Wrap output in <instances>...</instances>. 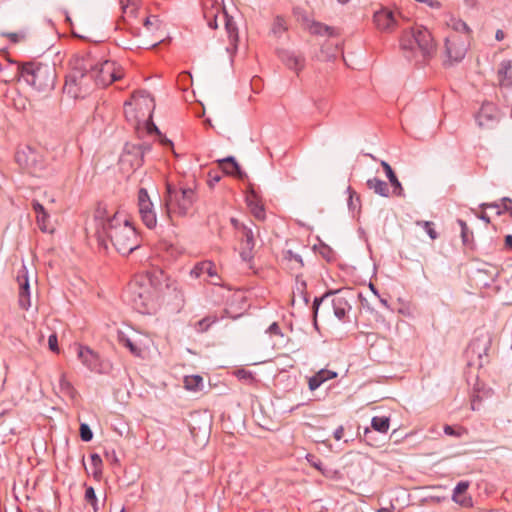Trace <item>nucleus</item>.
<instances>
[{
    "instance_id": "1",
    "label": "nucleus",
    "mask_w": 512,
    "mask_h": 512,
    "mask_svg": "<svg viewBox=\"0 0 512 512\" xmlns=\"http://www.w3.org/2000/svg\"><path fill=\"white\" fill-rule=\"evenodd\" d=\"M95 236L100 245L106 246L110 240L115 249L122 255H129L140 245L135 227L118 213L112 216L105 208L98 207L94 215Z\"/></svg>"
},
{
    "instance_id": "2",
    "label": "nucleus",
    "mask_w": 512,
    "mask_h": 512,
    "mask_svg": "<svg viewBox=\"0 0 512 512\" xmlns=\"http://www.w3.org/2000/svg\"><path fill=\"white\" fill-rule=\"evenodd\" d=\"M167 277L163 271H153L142 275H137L129 284L128 299L133 308L142 314L150 313L158 297V292L162 290L161 280Z\"/></svg>"
},
{
    "instance_id": "3",
    "label": "nucleus",
    "mask_w": 512,
    "mask_h": 512,
    "mask_svg": "<svg viewBox=\"0 0 512 512\" xmlns=\"http://www.w3.org/2000/svg\"><path fill=\"white\" fill-rule=\"evenodd\" d=\"M24 81L39 92H50L55 86L56 70L54 65L41 62H28L20 67Z\"/></svg>"
},
{
    "instance_id": "4",
    "label": "nucleus",
    "mask_w": 512,
    "mask_h": 512,
    "mask_svg": "<svg viewBox=\"0 0 512 512\" xmlns=\"http://www.w3.org/2000/svg\"><path fill=\"white\" fill-rule=\"evenodd\" d=\"M82 69H89L93 78L94 86L106 87L123 76V70L114 61H96L91 54L83 56L78 61Z\"/></svg>"
},
{
    "instance_id": "5",
    "label": "nucleus",
    "mask_w": 512,
    "mask_h": 512,
    "mask_svg": "<svg viewBox=\"0 0 512 512\" xmlns=\"http://www.w3.org/2000/svg\"><path fill=\"white\" fill-rule=\"evenodd\" d=\"M196 200L197 194L193 188H176L168 183L164 195L166 216L172 219L173 215H187Z\"/></svg>"
},
{
    "instance_id": "6",
    "label": "nucleus",
    "mask_w": 512,
    "mask_h": 512,
    "mask_svg": "<svg viewBox=\"0 0 512 512\" xmlns=\"http://www.w3.org/2000/svg\"><path fill=\"white\" fill-rule=\"evenodd\" d=\"M78 61H75L73 70L66 76L64 89L73 98H84L96 86L90 70L82 69Z\"/></svg>"
},
{
    "instance_id": "7",
    "label": "nucleus",
    "mask_w": 512,
    "mask_h": 512,
    "mask_svg": "<svg viewBox=\"0 0 512 512\" xmlns=\"http://www.w3.org/2000/svg\"><path fill=\"white\" fill-rule=\"evenodd\" d=\"M15 161L23 170L35 176L40 175L46 166L43 156L29 145L18 147Z\"/></svg>"
},
{
    "instance_id": "8",
    "label": "nucleus",
    "mask_w": 512,
    "mask_h": 512,
    "mask_svg": "<svg viewBox=\"0 0 512 512\" xmlns=\"http://www.w3.org/2000/svg\"><path fill=\"white\" fill-rule=\"evenodd\" d=\"M491 347V337L489 334H481L475 337L469 344L466 354L468 364L482 368L488 363V352Z\"/></svg>"
},
{
    "instance_id": "9",
    "label": "nucleus",
    "mask_w": 512,
    "mask_h": 512,
    "mask_svg": "<svg viewBox=\"0 0 512 512\" xmlns=\"http://www.w3.org/2000/svg\"><path fill=\"white\" fill-rule=\"evenodd\" d=\"M154 108V100L146 91H136L131 96V101L125 102V114L127 117L131 115L134 110L141 112V115H134V118L140 122L145 118H151V113Z\"/></svg>"
},
{
    "instance_id": "10",
    "label": "nucleus",
    "mask_w": 512,
    "mask_h": 512,
    "mask_svg": "<svg viewBox=\"0 0 512 512\" xmlns=\"http://www.w3.org/2000/svg\"><path fill=\"white\" fill-rule=\"evenodd\" d=\"M149 144H126L120 157V165L128 171H135L144 163V155L150 151Z\"/></svg>"
},
{
    "instance_id": "11",
    "label": "nucleus",
    "mask_w": 512,
    "mask_h": 512,
    "mask_svg": "<svg viewBox=\"0 0 512 512\" xmlns=\"http://www.w3.org/2000/svg\"><path fill=\"white\" fill-rule=\"evenodd\" d=\"M137 206L143 224L149 229L155 228L157 225L156 211L154 209L150 195L148 194L147 189L144 187H141L138 190Z\"/></svg>"
},
{
    "instance_id": "12",
    "label": "nucleus",
    "mask_w": 512,
    "mask_h": 512,
    "mask_svg": "<svg viewBox=\"0 0 512 512\" xmlns=\"http://www.w3.org/2000/svg\"><path fill=\"white\" fill-rule=\"evenodd\" d=\"M468 37L452 33L446 37L445 50L451 63L460 62L468 50Z\"/></svg>"
},
{
    "instance_id": "13",
    "label": "nucleus",
    "mask_w": 512,
    "mask_h": 512,
    "mask_svg": "<svg viewBox=\"0 0 512 512\" xmlns=\"http://www.w3.org/2000/svg\"><path fill=\"white\" fill-rule=\"evenodd\" d=\"M231 223L238 233L241 242L240 255L243 260H248L252 257V251L255 247V237L253 230L250 226L240 223L237 219L232 218Z\"/></svg>"
},
{
    "instance_id": "14",
    "label": "nucleus",
    "mask_w": 512,
    "mask_h": 512,
    "mask_svg": "<svg viewBox=\"0 0 512 512\" xmlns=\"http://www.w3.org/2000/svg\"><path fill=\"white\" fill-rule=\"evenodd\" d=\"M16 282L18 284V303L19 306L28 310L31 306V292L28 270L22 265L17 271Z\"/></svg>"
},
{
    "instance_id": "15",
    "label": "nucleus",
    "mask_w": 512,
    "mask_h": 512,
    "mask_svg": "<svg viewBox=\"0 0 512 512\" xmlns=\"http://www.w3.org/2000/svg\"><path fill=\"white\" fill-rule=\"evenodd\" d=\"M476 121L480 128L493 129L499 121V113L496 106L492 103H484L477 116Z\"/></svg>"
},
{
    "instance_id": "16",
    "label": "nucleus",
    "mask_w": 512,
    "mask_h": 512,
    "mask_svg": "<svg viewBox=\"0 0 512 512\" xmlns=\"http://www.w3.org/2000/svg\"><path fill=\"white\" fill-rule=\"evenodd\" d=\"M413 38L424 58L431 57L435 53V44L431 33L424 27L413 30Z\"/></svg>"
},
{
    "instance_id": "17",
    "label": "nucleus",
    "mask_w": 512,
    "mask_h": 512,
    "mask_svg": "<svg viewBox=\"0 0 512 512\" xmlns=\"http://www.w3.org/2000/svg\"><path fill=\"white\" fill-rule=\"evenodd\" d=\"M376 27L383 32H392L397 27L396 15L389 9H381L373 16Z\"/></svg>"
},
{
    "instance_id": "18",
    "label": "nucleus",
    "mask_w": 512,
    "mask_h": 512,
    "mask_svg": "<svg viewBox=\"0 0 512 512\" xmlns=\"http://www.w3.org/2000/svg\"><path fill=\"white\" fill-rule=\"evenodd\" d=\"M32 208L36 213V222L39 229L45 233H53L54 227L50 223V216L45 210L44 206L38 201H32Z\"/></svg>"
},
{
    "instance_id": "19",
    "label": "nucleus",
    "mask_w": 512,
    "mask_h": 512,
    "mask_svg": "<svg viewBox=\"0 0 512 512\" xmlns=\"http://www.w3.org/2000/svg\"><path fill=\"white\" fill-rule=\"evenodd\" d=\"M246 202L252 215L257 220L263 221L266 217L265 208L261 199L252 186L250 187V191L246 196Z\"/></svg>"
},
{
    "instance_id": "20",
    "label": "nucleus",
    "mask_w": 512,
    "mask_h": 512,
    "mask_svg": "<svg viewBox=\"0 0 512 512\" xmlns=\"http://www.w3.org/2000/svg\"><path fill=\"white\" fill-rule=\"evenodd\" d=\"M220 169L227 175L234 176L240 180L247 178V174L243 172L233 156H228L217 161Z\"/></svg>"
},
{
    "instance_id": "21",
    "label": "nucleus",
    "mask_w": 512,
    "mask_h": 512,
    "mask_svg": "<svg viewBox=\"0 0 512 512\" xmlns=\"http://www.w3.org/2000/svg\"><path fill=\"white\" fill-rule=\"evenodd\" d=\"M77 354L82 364L85 365L90 371L98 370L100 366L99 357L93 350L87 346L79 345Z\"/></svg>"
},
{
    "instance_id": "22",
    "label": "nucleus",
    "mask_w": 512,
    "mask_h": 512,
    "mask_svg": "<svg viewBox=\"0 0 512 512\" xmlns=\"http://www.w3.org/2000/svg\"><path fill=\"white\" fill-rule=\"evenodd\" d=\"M280 57L289 69L296 72L301 71L305 66V58L294 52L284 51Z\"/></svg>"
},
{
    "instance_id": "23",
    "label": "nucleus",
    "mask_w": 512,
    "mask_h": 512,
    "mask_svg": "<svg viewBox=\"0 0 512 512\" xmlns=\"http://www.w3.org/2000/svg\"><path fill=\"white\" fill-rule=\"evenodd\" d=\"M192 277L199 278L204 274H207L208 277L214 278L217 276L216 266L213 262L209 260L198 262L190 271Z\"/></svg>"
},
{
    "instance_id": "24",
    "label": "nucleus",
    "mask_w": 512,
    "mask_h": 512,
    "mask_svg": "<svg viewBox=\"0 0 512 512\" xmlns=\"http://www.w3.org/2000/svg\"><path fill=\"white\" fill-rule=\"evenodd\" d=\"M497 79L500 86L508 87L512 84V61L503 60L497 70Z\"/></svg>"
},
{
    "instance_id": "25",
    "label": "nucleus",
    "mask_w": 512,
    "mask_h": 512,
    "mask_svg": "<svg viewBox=\"0 0 512 512\" xmlns=\"http://www.w3.org/2000/svg\"><path fill=\"white\" fill-rule=\"evenodd\" d=\"M468 487L469 483L467 481H461L456 485L453 491V500L464 507H469L472 505L471 497L467 496L466 494Z\"/></svg>"
},
{
    "instance_id": "26",
    "label": "nucleus",
    "mask_w": 512,
    "mask_h": 512,
    "mask_svg": "<svg viewBox=\"0 0 512 512\" xmlns=\"http://www.w3.org/2000/svg\"><path fill=\"white\" fill-rule=\"evenodd\" d=\"M337 377V373L334 371L322 369L317 372L315 375L309 378L308 386L311 391L316 390L323 384L325 381L333 379Z\"/></svg>"
},
{
    "instance_id": "27",
    "label": "nucleus",
    "mask_w": 512,
    "mask_h": 512,
    "mask_svg": "<svg viewBox=\"0 0 512 512\" xmlns=\"http://www.w3.org/2000/svg\"><path fill=\"white\" fill-rule=\"evenodd\" d=\"M381 166L384 169L385 174H386L387 178L389 179L391 186L393 187V194L396 196H399V197L404 196V189L402 187V184L398 180L396 174L394 173V171L391 168V166L389 165V163L382 160Z\"/></svg>"
},
{
    "instance_id": "28",
    "label": "nucleus",
    "mask_w": 512,
    "mask_h": 512,
    "mask_svg": "<svg viewBox=\"0 0 512 512\" xmlns=\"http://www.w3.org/2000/svg\"><path fill=\"white\" fill-rule=\"evenodd\" d=\"M332 306H333L334 315L339 320H344L346 315H347V313L351 309V306L348 303V301L346 300V298L343 297V296H340V295L335 296L333 298Z\"/></svg>"
},
{
    "instance_id": "29",
    "label": "nucleus",
    "mask_w": 512,
    "mask_h": 512,
    "mask_svg": "<svg viewBox=\"0 0 512 512\" xmlns=\"http://www.w3.org/2000/svg\"><path fill=\"white\" fill-rule=\"evenodd\" d=\"M222 10H223V17L225 20V29L227 31L230 43L233 46V49H236L237 42H238V28H237L235 22L233 21L232 17H230L227 14L225 9L223 8Z\"/></svg>"
},
{
    "instance_id": "30",
    "label": "nucleus",
    "mask_w": 512,
    "mask_h": 512,
    "mask_svg": "<svg viewBox=\"0 0 512 512\" xmlns=\"http://www.w3.org/2000/svg\"><path fill=\"white\" fill-rule=\"evenodd\" d=\"M309 31L314 35H326L328 37H335L339 35V31L335 27H331L320 22H313L309 26Z\"/></svg>"
},
{
    "instance_id": "31",
    "label": "nucleus",
    "mask_w": 512,
    "mask_h": 512,
    "mask_svg": "<svg viewBox=\"0 0 512 512\" xmlns=\"http://www.w3.org/2000/svg\"><path fill=\"white\" fill-rule=\"evenodd\" d=\"M366 185L369 189L382 197H389L390 195L388 184L377 177L368 179Z\"/></svg>"
},
{
    "instance_id": "32",
    "label": "nucleus",
    "mask_w": 512,
    "mask_h": 512,
    "mask_svg": "<svg viewBox=\"0 0 512 512\" xmlns=\"http://www.w3.org/2000/svg\"><path fill=\"white\" fill-rule=\"evenodd\" d=\"M287 30V20L285 19V17L277 15L272 22L270 33L274 37L280 38Z\"/></svg>"
},
{
    "instance_id": "33",
    "label": "nucleus",
    "mask_w": 512,
    "mask_h": 512,
    "mask_svg": "<svg viewBox=\"0 0 512 512\" xmlns=\"http://www.w3.org/2000/svg\"><path fill=\"white\" fill-rule=\"evenodd\" d=\"M122 13H123V19H125L126 16L134 17L136 16V13L138 11L140 0H119Z\"/></svg>"
},
{
    "instance_id": "34",
    "label": "nucleus",
    "mask_w": 512,
    "mask_h": 512,
    "mask_svg": "<svg viewBox=\"0 0 512 512\" xmlns=\"http://www.w3.org/2000/svg\"><path fill=\"white\" fill-rule=\"evenodd\" d=\"M306 283L303 280H300L299 276L296 277V291H293L292 295V305L295 304L297 297L301 299L305 304L308 303L309 298L307 293L305 292Z\"/></svg>"
},
{
    "instance_id": "35",
    "label": "nucleus",
    "mask_w": 512,
    "mask_h": 512,
    "mask_svg": "<svg viewBox=\"0 0 512 512\" xmlns=\"http://www.w3.org/2000/svg\"><path fill=\"white\" fill-rule=\"evenodd\" d=\"M59 389L60 392L69 398H74L77 394V391L73 387L70 381L67 380L66 374L61 373L60 379H59Z\"/></svg>"
},
{
    "instance_id": "36",
    "label": "nucleus",
    "mask_w": 512,
    "mask_h": 512,
    "mask_svg": "<svg viewBox=\"0 0 512 512\" xmlns=\"http://www.w3.org/2000/svg\"><path fill=\"white\" fill-rule=\"evenodd\" d=\"M447 24L454 31L453 33H456V34L462 33V34H464L463 36H467L469 38L470 29H469L468 25L461 19L451 18Z\"/></svg>"
},
{
    "instance_id": "37",
    "label": "nucleus",
    "mask_w": 512,
    "mask_h": 512,
    "mask_svg": "<svg viewBox=\"0 0 512 512\" xmlns=\"http://www.w3.org/2000/svg\"><path fill=\"white\" fill-rule=\"evenodd\" d=\"M371 426L380 433H387L390 426V419L386 416H375L371 420Z\"/></svg>"
},
{
    "instance_id": "38",
    "label": "nucleus",
    "mask_w": 512,
    "mask_h": 512,
    "mask_svg": "<svg viewBox=\"0 0 512 512\" xmlns=\"http://www.w3.org/2000/svg\"><path fill=\"white\" fill-rule=\"evenodd\" d=\"M220 11V7L218 5H211L210 9L205 8L204 17L207 19L208 25L211 28H217V15Z\"/></svg>"
},
{
    "instance_id": "39",
    "label": "nucleus",
    "mask_w": 512,
    "mask_h": 512,
    "mask_svg": "<svg viewBox=\"0 0 512 512\" xmlns=\"http://www.w3.org/2000/svg\"><path fill=\"white\" fill-rule=\"evenodd\" d=\"M203 383V378L200 375H191L184 378V386L187 390L197 391Z\"/></svg>"
},
{
    "instance_id": "40",
    "label": "nucleus",
    "mask_w": 512,
    "mask_h": 512,
    "mask_svg": "<svg viewBox=\"0 0 512 512\" xmlns=\"http://www.w3.org/2000/svg\"><path fill=\"white\" fill-rule=\"evenodd\" d=\"M217 320H218L217 316L210 315V316L204 317L203 319L197 321L194 324V328L199 333L206 332L212 324L217 322Z\"/></svg>"
},
{
    "instance_id": "41",
    "label": "nucleus",
    "mask_w": 512,
    "mask_h": 512,
    "mask_svg": "<svg viewBox=\"0 0 512 512\" xmlns=\"http://www.w3.org/2000/svg\"><path fill=\"white\" fill-rule=\"evenodd\" d=\"M85 501L92 506L94 512H98V500L93 487L89 486L85 491Z\"/></svg>"
},
{
    "instance_id": "42",
    "label": "nucleus",
    "mask_w": 512,
    "mask_h": 512,
    "mask_svg": "<svg viewBox=\"0 0 512 512\" xmlns=\"http://www.w3.org/2000/svg\"><path fill=\"white\" fill-rule=\"evenodd\" d=\"M457 223L459 224V226L461 228V238H462L463 244H465V245L469 244L470 241L472 240V236H473L472 231L469 229L467 223L464 220L458 219Z\"/></svg>"
},
{
    "instance_id": "43",
    "label": "nucleus",
    "mask_w": 512,
    "mask_h": 512,
    "mask_svg": "<svg viewBox=\"0 0 512 512\" xmlns=\"http://www.w3.org/2000/svg\"><path fill=\"white\" fill-rule=\"evenodd\" d=\"M235 376L246 384H253L255 382V377L253 373L246 369L236 370Z\"/></svg>"
},
{
    "instance_id": "44",
    "label": "nucleus",
    "mask_w": 512,
    "mask_h": 512,
    "mask_svg": "<svg viewBox=\"0 0 512 512\" xmlns=\"http://www.w3.org/2000/svg\"><path fill=\"white\" fill-rule=\"evenodd\" d=\"M416 225L421 226L426 231V233L428 234V236L432 240H435V239L438 238V233L436 232V230L434 228V223L433 222H431V221H417Z\"/></svg>"
},
{
    "instance_id": "45",
    "label": "nucleus",
    "mask_w": 512,
    "mask_h": 512,
    "mask_svg": "<svg viewBox=\"0 0 512 512\" xmlns=\"http://www.w3.org/2000/svg\"><path fill=\"white\" fill-rule=\"evenodd\" d=\"M444 433L448 436H453V437L459 438V437H462L463 435L467 434V429H465L464 427H461V426L453 427L450 425H445Z\"/></svg>"
},
{
    "instance_id": "46",
    "label": "nucleus",
    "mask_w": 512,
    "mask_h": 512,
    "mask_svg": "<svg viewBox=\"0 0 512 512\" xmlns=\"http://www.w3.org/2000/svg\"><path fill=\"white\" fill-rule=\"evenodd\" d=\"M119 341L121 344H123L125 347H127L130 352L135 356L141 355V349L137 347L128 337L121 335L119 337Z\"/></svg>"
},
{
    "instance_id": "47",
    "label": "nucleus",
    "mask_w": 512,
    "mask_h": 512,
    "mask_svg": "<svg viewBox=\"0 0 512 512\" xmlns=\"http://www.w3.org/2000/svg\"><path fill=\"white\" fill-rule=\"evenodd\" d=\"M347 192L349 194L348 206L350 209L355 210L359 206L360 197L350 186L347 188Z\"/></svg>"
},
{
    "instance_id": "48",
    "label": "nucleus",
    "mask_w": 512,
    "mask_h": 512,
    "mask_svg": "<svg viewBox=\"0 0 512 512\" xmlns=\"http://www.w3.org/2000/svg\"><path fill=\"white\" fill-rule=\"evenodd\" d=\"M2 36L8 38L12 43L17 44L26 38V33L21 32H3Z\"/></svg>"
},
{
    "instance_id": "49",
    "label": "nucleus",
    "mask_w": 512,
    "mask_h": 512,
    "mask_svg": "<svg viewBox=\"0 0 512 512\" xmlns=\"http://www.w3.org/2000/svg\"><path fill=\"white\" fill-rule=\"evenodd\" d=\"M486 206L497 209L502 207L504 211H512V200L508 197H504L501 199L500 203L487 204Z\"/></svg>"
},
{
    "instance_id": "50",
    "label": "nucleus",
    "mask_w": 512,
    "mask_h": 512,
    "mask_svg": "<svg viewBox=\"0 0 512 512\" xmlns=\"http://www.w3.org/2000/svg\"><path fill=\"white\" fill-rule=\"evenodd\" d=\"M80 437L84 442H89L93 438V433L89 425L85 423L80 425Z\"/></svg>"
},
{
    "instance_id": "51",
    "label": "nucleus",
    "mask_w": 512,
    "mask_h": 512,
    "mask_svg": "<svg viewBox=\"0 0 512 512\" xmlns=\"http://www.w3.org/2000/svg\"><path fill=\"white\" fill-rule=\"evenodd\" d=\"M49 349L55 353H59L58 338L56 333H52L48 338Z\"/></svg>"
},
{
    "instance_id": "52",
    "label": "nucleus",
    "mask_w": 512,
    "mask_h": 512,
    "mask_svg": "<svg viewBox=\"0 0 512 512\" xmlns=\"http://www.w3.org/2000/svg\"><path fill=\"white\" fill-rule=\"evenodd\" d=\"M330 294H332V292H328L326 293L324 296L322 297H316L313 301V315H314V322L316 323V317H317V313H318V309H319V306L321 304V302L327 297L329 296Z\"/></svg>"
},
{
    "instance_id": "53",
    "label": "nucleus",
    "mask_w": 512,
    "mask_h": 512,
    "mask_svg": "<svg viewBox=\"0 0 512 512\" xmlns=\"http://www.w3.org/2000/svg\"><path fill=\"white\" fill-rule=\"evenodd\" d=\"M208 184L210 187H213L216 183H218L222 176L218 172L210 171L208 173Z\"/></svg>"
},
{
    "instance_id": "54",
    "label": "nucleus",
    "mask_w": 512,
    "mask_h": 512,
    "mask_svg": "<svg viewBox=\"0 0 512 512\" xmlns=\"http://www.w3.org/2000/svg\"><path fill=\"white\" fill-rule=\"evenodd\" d=\"M307 460L310 464L315 467L317 470L322 471V462L319 459H316L313 455H308Z\"/></svg>"
},
{
    "instance_id": "55",
    "label": "nucleus",
    "mask_w": 512,
    "mask_h": 512,
    "mask_svg": "<svg viewBox=\"0 0 512 512\" xmlns=\"http://www.w3.org/2000/svg\"><path fill=\"white\" fill-rule=\"evenodd\" d=\"M315 106L320 113H324L326 111V108L328 107V103L326 100L320 99L315 102Z\"/></svg>"
},
{
    "instance_id": "56",
    "label": "nucleus",
    "mask_w": 512,
    "mask_h": 512,
    "mask_svg": "<svg viewBox=\"0 0 512 512\" xmlns=\"http://www.w3.org/2000/svg\"><path fill=\"white\" fill-rule=\"evenodd\" d=\"M267 332H269V333H270V334H272V335H282V334H281L280 327H279L278 323H276V322L272 323V324L268 327Z\"/></svg>"
},
{
    "instance_id": "57",
    "label": "nucleus",
    "mask_w": 512,
    "mask_h": 512,
    "mask_svg": "<svg viewBox=\"0 0 512 512\" xmlns=\"http://www.w3.org/2000/svg\"><path fill=\"white\" fill-rule=\"evenodd\" d=\"M90 458L91 464L93 465L94 468H98L102 465V459L98 454H92Z\"/></svg>"
},
{
    "instance_id": "58",
    "label": "nucleus",
    "mask_w": 512,
    "mask_h": 512,
    "mask_svg": "<svg viewBox=\"0 0 512 512\" xmlns=\"http://www.w3.org/2000/svg\"><path fill=\"white\" fill-rule=\"evenodd\" d=\"M344 436V428L342 426H339L335 432H334V438L339 441L343 438Z\"/></svg>"
},
{
    "instance_id": "59",
    "label": "nucleus",
    "mask_w": 512,
    "mask_h": 512,
    "mask_svg": "<svg viewBox=\"0 0 512 512\" xmlns=\"http://www.w3.org/2000/svg\"><path fill=\"white\" fill-rule=\"evenodd\" d=\"M147 131H148V133H149V134H151V133L155 132V133H157L159 136H161L160 131L158 130V128L156 127V125H155L153 122L148 123V125H147Z\"/></svg>"
},
{
    "instance_id": "60",
    "label": "nucleus",
    "mask_w": 512,
    "mask_h": 512,
    "mask_svg": "<svg viewBox=\"0 0 512 512\" xmlns=\"http://www.w3.org/2000/svg\"><path fill=\"white\" fill-rule=\"evenodd\" d=\"M505 248L512 250V235H507L505 237Z\"/></svg>"
},
{
    "instance_id": "61",
    "label": "nucleus",
    "mask_w": 512,
    "mask_h": 512,
    "mask_svg": "<svg viewBox=\"0 0 512 512\" xmlns=\"http://www.w3.org/2000/svg\"><path fill=\"white\" fill-rule=\"evenodd\" d=\"M153 21H157L156 17H147L145 20H144V26L149 28L151 25H153Z\"/></svg>"
},
{
    "instance_id": "62",
    "label": "nucleus",
    "mask_w": 512,
    "mask_h": 512,
    "mask_svg": "<svg viewBox=\"0 0 512 512\" xmlns=\"http://www.w3.org/2000/svg\"><path fill=\"white\" fill-rule=\"evenodd\" d=\"M159 137H160V141H161L162 145H164V146H171L172 147L173 144H172L171 140L167 139L162 134Z\"/></svg>"
},
{
    "instance_id": "63",
    "label": "nucleus",
    "mask_w": 512,
    "mask_h": 512,
    "mask_svg": "<svg viewBox=\"0 0 512 512\" xmlns=\"http://www.w3.org/2000/svg\"><path fill=\"white\" fill-rule=\"evenodd\" d=\"M377 512H394V511H393V507H390V508L383 507V508H380Z\"/></svg>"
},
{
    "instance_id": "64",
    "label": "nucleus",
    "mask_w": 512,
    "mask_h": 512,
    "mask_svg": "<svg viewBox=\"0 0 512 512\" xmlns=\"http://www.w3.org/2000/svg\"><path fill=\"white\" fill-rule=\"evenodd\" d=\"M496 38L498 40H501L503 38V32L501 30H498L496 33Z\"/></svg>"
}]
</instances>
